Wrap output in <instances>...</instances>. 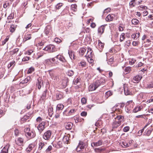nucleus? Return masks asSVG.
I'll list each match as a JSON object with an SVG mask.
<instances>
[{
    "instance_id": "f257e3e1",
    "label": "nucleus",
    "mask_w": 153,
    "mask_h": 153,
    "mask_svg": "<svg viewBox=\"0 0 153 153\" xmlns=\"http://www.w3.org/2000/svg\"><path fill=\"white\" fill-rule=\"evenodd\" d=\"M133 142V140H130L128 143H127L124 140L120 138L117 140V141H116V143L117 146H119L127 148L130 146Z\"/></svg>"
},
{
    "instance_id": "f03ea898",
    "label": "nucleus",
    "mask_w": 153,
    "mask_h": 153,
    "mask_svg": "<svg viewBox=\"0 0 153 153\" xmlns=\"http://www.w3.org/2000/svg\"><path fill=\"white\" fill-rule=\"evenodd\" d=\"M25 133L26 137L29 139L34 137L36 136L34 131H31L29 128H27Z\"/></svg>"
},
{
    "instance_id": "7ed1b4c3",
    "label": "nucleus",
    "mask_w": 153,
    "mask_h": 153,
    "mask_svg": "<svg viewBox=\"0 0 153 153\" xmlns=\"http://www.w3.org/2000/svg\"><path fill=\"white\" fill-rule=\"evenodd\" d=\"M87 146L86 143L80 141L79 142L78 146H77L76 150L77 152H79L83 151L84 149Z\"/></svg>"
},
{
    "instance_id": "20e7f679",
    "label": "nucleus",
    "mask_w": 153,
    "mask_h": 153,
    "mask_svg": "<svg viewBox=\"0 0 153 153\" xmlns=\"http://www.w3.org/2000/svg\"><path fill=\"white\" fill-rule=\"evenodd\" d=\"M43 50L47 51L49 53H52L56 51V48L53 45H47Z\"/></svg>"
},
{
    "instance_id": "39448f33",
    "label": "nucleus",
    "mask_w": 153,
    "mask_h": 153,
    "mask_svg": "<svg viewBox=\"0 0 153 153\" xmlns=\"http://www.w3.org/2000/svg\"><path fill=\"white\" fill-rule=\"evenodd\" d=\"M51 131L50 130H47L44 134L43 137L45 140H48L51 137Z\"/></svg>"
},
{
    "instance_id": "423d86ee",
    "label": "nucleus",
    "mask_w": 153,
    "mask_h": 153,
    "mask_svg": "<svg viewBox=\"0 0 153 153\" xmlns=\"http://www.w3.org/2000/svg\"><path fill=\"white\" fill-rule=\"evenodd\" d=\"M45 122H42L37 127V128L40 134H41L45 128Z\"/></svg>"
},
{
    "instance_id": "0eeeda50",
    "label": "nucleus",
    "mask_w": 153,
    "mask_h": 153,
    "mask_svg": "<svg viewBox=\"0 0 153 153\" xmlns=\"http://www.w3.org/2000/svg\"><path fill=\"white\" fill-rule=\"evenodd\" d=\"M63 93L60 91H56V100H59L63 98Z\"/></svg>"
},
{
    "instance_id": "6e6552de",
    "label": "nucleus",
    "mask_w": 153,
    "mask_h": 153,
    "mask_svg": "<svg viewBox=\"0 0 153 153\" xmlns=\"http://www.w3.org/2000/svg\"><path fill=\"white\" fill-rule=\"evenodd\" d=\"M69 82V80L67 78L65 77L62 79L61 82V85L63 88H66L67 85V84Z\"/></svg>"
},
{
    "instance_id": "1a4fd4ad",
    "label": "nucleus",
    "mask_w": 153,
    "mask_h": 153,
    "mask_svg": "<svg viewBox=\"0 0 153 153\" xmlns=\"http://www.w3.org/2000/svg\"><path fill=\"white\" fill-rule=\"evenodd\" d=\"M122 120V116H117L116 117H115V125L117 124V126H120L121 124Z\"/></svg>"
},
{
    "instance_id": "9d476101",
    "label": "nucleus",
    "mask_w": 153,
    "mask_h": 153,
    "mask_svg": "<svg viewBox=\"0 0 153 153\" xmlns=\"http://www.w3.org/2000/svg\"><path fill=\"white\" fill-rule=\"evenodd\" d=\"M15 142L17 145L19 146H23L24 140L21 137L18 138L15 140Z\"/></svg>"
},
{
    "instance_id": "9b49d317",
    "label": "nucleus",
    "mask_w": 153,
    "mask_h": 153,
    "mask_svg": "<svg viewBox=\"0 0 153 153\" xmlns=\"http://www.w3.org/2000/svg\"><path fill=\"white\" fill-rule=\"evenodd\" d=\"M102 140H98L97 142L92 143H91V146L92 147L98 146L102 145Z\"/></svg>"
},
{
    "instance_id": "f8f14e48",
    "label": "nucleus",
    "mask_w": 153,
    "mask_h": 153,
    "mask_svg": "<svg viewBox=\"0 0 153 153\" xmlns=\"http://www.w3.org/2000/svg\"><path fill=\"white\" fill-rule=\"evenodd\" d=\"M42 77H39L37 79V82L36 85L38 86V88L39 89L41 88L42 85L43 84V82H42Z\"/></svg>"
},
{
    "instance_id": "ddd939ff",
    "label": "nucleus",
    "mask_w": 153,
    "mask_h": 153,
    "mask_svg": "<svg viewBox=\"0 0 153 153\" xmlns=\"http://www.w3.org/2000/svg\"><path fill=\"white\" fill-rule=\"evenodd\" d=\"M142 78L140 76L137 75L134 77L132 79L133 82L134 83H137Z\"/></svg>"
},
{
    "instance_id": "4468645a",
    "label": "nucleus",
    "mask_w": 153,
    "mask_h": 153,
    "mask_svg": "<svg viewBox=\"0 0 153 153\" xmlns=\"http://www.w3.org/2000/svg\"><path fill=\"white\" fill-rule=\"evenodd\" d=\"M55 57L56 58L59 59L63 63L67 62L66 60L63 56L59 55H58L55 56Z\"/></svg>"
},
{
    "instance_id": "2eb2a0df",
    "label": "nucleus",
    "mask_w": 153,
    "mask_h": 153,
    "mask_svg": "<svg viewBox=\"0 0 153 153\" xmlns=\"http://www.w3.org/2000/svg\"><path fill=\"white\" fill-rule=\"evenodd\" d=\"M35 146V144L34 143H32L30 144L26 149L27 152L28 153L30 152Z\"/></svg>"
},
{
    "instance_id": "dca6fc26",
    "label": "nucleus",
    "mask_w": 153,
    "mask_h": 153,
    "mask_svg": "<svg viewBox=\"0 0 153 153\" xmlns=\"http://www.w3.org/2000/svg\"><path fill=\"white\" fill-rule=\"evenodd\" d=\"M62 140L64 143L65 144H68L70 143V139L69 138V136L67 135L66 136L65 135L63 137Z\"/></svg>"
},
{
    "instance_id": "f3484780",
    "label": "nucleus",
    "mask_w": 153,
    "mask_h": 153,
    "mask_svg": "<svg viewBox=\"0 0 153 153\" xmlns=\"http://www.w3.org/2000/svg\"><path fill=\"white\" fill-rule=\"evenodd\" d=\"M114 56L112 57L109 59L108 62V65H110L112 66H114Z\"/></svg>"
},
{
    "instance_id": "a211bd4d",
    "label": "nucleus",
    "mask_w": 153,
    "mask_h": 153,
    "mask_svg": "<svg viewBox=\"0 0 153 153\" xmlns=\"http://www.w3.org/2000/svg\"><path fill=\"white\" fill-rule=\"evenodd\" d=\"M51 31V26L49 25L47 26V27H45V33L47 35L49 33H50Z\"/></svg>"
},
{
    "instance_id": "6ab92c4d",
    "label": "nucleus",
    "mask_w": 153,
    "mask_h": 153,
    "mask_svg": "<svg viewBox=\"0 0 153 153\" xmlns=\"http://www.w3.org/2000/svg\"><path fill=\"white\" fill-rule=\"evenodd\" d=\"M105 29V27L104 26H101L98 28V33L100 34H102L103 33Z\"/></svg>"
},
{
    "instance_id": "aec40b11",
    "label": "nucleus",
    "mask_w": 153,
    "mask_h": 153,
    "mask_svg": "<svg viewBox=\"0 0 153 153\" xmlns=\"http://www.w3.org/2000/svg\"><path fill=\"white\" fill-rule=\"evenodd\" d=\"M124 93L126 95H131L132 94V93L127 88H124Z\"/></svg>"
},
{
    "instance_id": "412c9836",
    "label": "nucleus",
    "mask_w": 153,
    "mask_h": 153,
    "mask_svg": "<svg viewBox=\"0 0 153 153\" xmlns=\"http://www.w3.org/2000/svg\"><path fill=\"white\" fill-rule=\"evenodd\" d=\"M114 16V14L108 15L106 18V20L107 21H111L113 19Z\"/></svg>"
},
{
    "instance_id": "4be33fe9",
    "label": "nucleus",
    "mask_w": 153,
    "mask_h": 153,
    "mask_svg": "<svg viewBox=\"0 0 153 153\" xmlns=\"http://www.w3.org/2000/svg\"><path fill=\"white\" fill-rule=\"evenodd\" d=\"M46 148V145L43 142H41L39 143L38 148L39 150H41L42 149Z\"/></svg>"
},
{
    "instance_id": "5701e85b",
    "label": "nucleus",
    "mask_w": 153,
    "mask_h": 153,
    "mask_svg": "<svg viewBox=\"0 0 153 153\" xmlns=\"http://www.w3.org/2000/svg\"><path fill=\"white\" fill-rule=\"evenodd\" d=\"M31 35L30 34H27L25 35L23 39V41L25 42L26 41L30 40L31 38Z\"/></svg>"
},
{
    "instance_id": "b1692460",
    "label": "nucleus",
    "mask_w": 153,
    "mask_h": 153,
    "mask_svg": "<svg viewBox=\"0 0 153 153\" xmlns=\"http://www.w3.org/2000/svg\"><path fill=\"white\" fill-rule=\"evenodd\" d=\"M15 65V61L13 60L8 64L7 67L8 68H11V69H12L13 68Z\"/></svg>"
},
{
    "instance_id": "393cba45",
    "label": "nucleus",
    "mask_w": 153,
    "mask_h": 153,
    "mask_svg": "<svg viewBox=\"0 0 153 153\" xmlns=\"http://www.w3.org/2000/svg\"><path fill=\"white\" fill-rule=\"evenodd\" d=\"M68 54L71 59V60H74L75 59L74 53L71 51H69Z\"/></svg>"
},
{
    "instance_id": "a878e982",
    "label": "nucleus",
    "mask_w": 153,
    "mask_h": 153,
    "mask_svg": "<svg viewBox=\"0 0 153 153\" xmlns=\"http://www.w3.org/2000/svg\"><path fill=\"white\" fill-rule=\"evenodd\" d=\"M16 25H11L9 29L10 32L12 33L14 32L16 30Z\"/></svg>"
},
{
    "instance_id": "bb28decb",
    "label": "nucleus",
    "mask_w": 153,
    "mask_h": 153,
    "mask_svg": "<svg viewBox=\"0 0 153 153\" xmlns=\"http://www.w3.org/2000/svg\"><path fill=\"white\" fill-rule=\"evenodd\" d=\"M45 64L48 65H52L53 62H52L50 59H47L45 60Z\"/></svg>"
},
{
    "instance_id": "cd10ccee",
    "label": "nucleus",
    "mask_w": 153,
    "mask_h": 153,
    "mask_svg": "<svg viewBox=\"0 0 153 153\" xmlns=\"http://www.w3.org/2000/svg\"><path fill=\"white\" fill-rule=\"evenodd\" d=\"M47 91V89H45V91L43 92L41 96V100H44L45 99Z\"/></svg>"
},
{
    "instance_id": "c85d7f7f",
    "label": "nucleus",
    "mask_w": 153,
    "mask_h": 153,
    "mask_svg": "<svg viewBox=\"0 0 153 153\" xmlns=\"http://www.w3.org/2000/svg\"><path fill=\"white\" fill-rule=\"evenodd\" d=\"M140 35L139 33H136L132 34L131 35V37L134 39H136L140 36Z\"/></svg>"
},
{
    "instance_id": "c756f323",
    "label": "nucleus",
    "mask_w": 153,
    "mask_h": 153,
    "mask_svg": "<svg viewBox=\"0 0 153 153\" xmlns=\"http://www.w3.org/2000/svg\"><path fill=\"white\" fill-rule=\"evenodd\" d=\"M122 68L123 69H124L126 74L129 73L131 71V67H126L124 68V67H123Z\"/></svg>"
},
{
    "instance_id": "7c9ffc66",
    "label": "nucleus",
    "mask_w": 153,
    "mask_h": 153,
    "mask_svg": "<svg viewBox=\"0 0 153 153\" xmlns=\"http://www.w3.org/2000/svg\"><path fill=\"white\" fill-rule=\"evenodd\" d=\"M71 9L74 12H76L77 11V5L74 4H72L71 6Z\"/></svg>"
},
{
    "instance_id": "2f4dec72",
    "label": "nucleus",
    "mask_w": 153,
    "mask_h": 153,
    "mask_svg": "<svg viewBox=\"0 0 153 153\" xmlns=\"http://www.w3.org/2000/svg\"><path fill=\"white\" fill-rule=\"evenodd\" d=\"M73 126V124L71 123H68L66 125L65 128L67 129L70 130L71 129Z\"/></svg>"
},
{
    "instance_id": "473e14b6",
    "label": "nucleus",
    "mask_w": 153,
    "mask_h": 153,
    "mask_svg": "<svg viewBox=\"0 0 153 153\" xmlns=\"http://www.w3.org/2000/svg\"><path fill=\"white\" fill-rule=\"evenodd\" d=\"M131 22L132 24L136 25L138 24L139 21L137 19H133L131 20Z\"/></svg>"
},
{
    "instance_id": "72a5a7b5",
    "label": "nucleus",
    "mask_w": 153,
    "mask_h": 153,
    "mask_svg": "<svg viewBox=\"0 0 153 153\" xmlns=\"http://www.w3.org/2000/svg\"><path fill=\"white\" fill-rule=\"evenodd\" d=\"M93 84L96 89L100 85V82H99L98 80L96 81L95 82H94Z\"/></svg>"
},
{
    "instance_id": "f704fd0d",
    "label": "nucleus",
    "mask_w": 153,
    "mask_h": 153,
    "mask_svg": "<svg viewBox=\"0 0 153 153\" xmlns=\"http://www.w3.org/2000/svg\"><path fill=\"white\" fill-rule=\"evenodd\" d=\"M64 108V105L62 104H58L56 107L57 110H62Z\"/></svg>"
},
{
    "instance_id": "c9c22d12",
    "label": "nucleus",
    "mask_w": 153,
    "mask_h": 153,
    "mask_svg": "<svg viewBox=\"0 0 153 153\" xmlns=\"http://www.w3.org/2000/svg\"><path fill=\"white\" fill-rule=\"evenodd\" d=\"M112 93L111 91H109L106 92L105 97H106V99H107L109 96L112 95Z\"/></svg>"
},
{
    "instance_id": "e433bc0d",
    "label": "nucleus",
    "mask_w": 153,
    "mask_h": 153,
    "mask_svg": "<svg viewBox=\"0 0 153 153\" xmlns=\"http://www.w3.org/2000/svg\"><path fill=\"white\" fill-rule=\"evenodd\" d=\"M146 87L149 89L153 88V80L150 83L147 84Z\"/></svg>"
},
{
    "instance_id": "4c0bfd02",
    "label": "nucleus",
    "mask_w": 153,
    "mask_h": 153,
    "mask_svg": "<svg viewBox=\"0 0 153 153\" xmlns=\"http://www.w3.org/2000/svg\"><path fill=\"white\" fill-rule=\"evenodd\" d=\"M136 1V0H131L129 3V5L132 7H135L137 4L135 2Z\"/></svg>"
},
{
    "instance_id": "58836bf2",
    "label": "nucleus",
    "mask_w": 153,
    "mask_h": 153,
    "mask_svg": "<svg viewBox=\"0 0 153 153\" xmlns=\"http://www.w3.org/2000/svg\"><path fill=\"white\" fill-rule=\"evenodd\" d=\"M89 89L90 91H94L96 89L93 83L91 84L89 87Z\"/></svg>"
},
{
    "instance_id": "ea45409f",
    "label": "nucleus",
    "mask_w": 153,
    "mask_h": 153,
    "mask_svg": "<svg viewBox=\"0 0 153 153\" xmlns=\"http://www.w3.org/2000/svg\"><path fill=\"white\" fill-rule=\"evenodd\" d=\"M30 79V76H28L24 80H22L21 82L22 83L24 84L27 83Z\"/></svg>"
},
{
    "instance_id": "a19ab883",
    "label": "nucleus",
    "mask_w": 153,
    "mask_h": 153,
    "mask_svg": "<svg viewBox=\"0 0 153 153\" xmlns=\"http://www.w3.org/2000/svg\"><path fill=\"white\" fill-rule=\"evenodd\" d=\"M141 107L140 106H137L135 107L133 110V111L134 113H136L138 111H140Z\"/></svg>"
},
{
    "instance_id": "79ce46f5",
    "label": "nucleus",
    "mask_w": 153,
    "mask_h": 153,
    "mask_svg": "<svg viewBox=\"0 0 153 153\" xmlns=\"http://www.w3.org/2000/svg\"><path fill=\"white\" fill-rule=\"evenodd\" d=\"M120 105L118 104V107H116L117 108H115V114H117V113L120 114L122 112V110L119 109V106Z\"/></svg>"
},
{
    "instance_id": "37998d69",
    "label": "nucleus",
    "mask_w": 153,
    "mask_h": 153,
    "mask_svg": "<svg viewBox=\"0 0 153 153\" xmlns=\"http://www.w3.org/2000/svg\"><path fill=\"white\" fill-rule=\"evenodd\" d=\"M8 148L4 147L1 150V153H8Z\"/></svg>"
},
{
    "instance_id": "c03bdc74",
    "label": "nucleus",
    "mask_w": 153,
    "mask_h": 153,
    "mask_svg": "<svg viewBox=\"0 0 153 153\" xmlns=\"http://www.w3.org/2000/svg\"><path fill=\"white\" fill-rule=\"evenodd\" d=\"M86 65V62L85 61H82L80 63H79V66H81L82 68L84 67Z\"/></svg>"
},
{
    "instance_id": "a18cd8bd",
    "label": "nucleus",
    "mask_w": 153,
    "mask_h": 153,
    "mask_svg": "<svg viewBox=\"0 0 153 153\" xmlns=\"http://www.w3.org/2000/svg\"><path fill=\"white\" fill-rule=\"evenodd\" d=\"M74 74V72L72 70H69L67 73V75L70 76H72Z\"/></svg>"
},
{
    "instance_id": "49530a36",
    "label": "nucleus",
    "mask_w": 153,
    "mask_h": 153,
    "mask_svg": "<svg viewBox=\"0 0 153 153\" xmlns=\"http://www.w3.org/2000/svg\"><path fill=\"white\" fill-rule=\"evenodd\" d=\"M118 104L119 105H120V106H119V108H123V107L124 106V105H125L124 103H117L115 105V107H118Z\"/></svg>"
},
{
    "instance_id": "de8ad7c7",
    "label": "nucleus",
    "mask_w": 153,
    "mask_h": 153,
    "mask_svg": "<svg viewBox=\"0 0 153 153\" xmlns=\"http://www.w3.org/2000/svg\"><path fill=\"white\" fill-rule=\"evenodd\" d=\"M15 135L16 137H17L19 135L20 133L19 131L17 129H16L14 131Z\"/></svg>"
},
{
    "instance_id": "09e8293b",
    "label": "nucleus",
    "mask_w": 153,
    "mask_h": 153,
    "mask_svg": "<svg viewBox=\"0 0 153 153\" xmlns=\"http://www.w3.org/2000/svg\"><path fill=\"white\" fill-rule=\"evenodd\" d=\"M34 71V68L32 67H31L29 69L27 73L28 74H31Z\"/></svg>"
},
{
    "instance_id": "8fccbe9b",
    "label": "nucleus",
    "mask_w": 153,
    "mask_h": 153,
    "mask_svg": "<svg viewBox=\"0 0 153 153\" xmlns=\"http://www.w3.org/2000/svg\"><path fill=\"white\" fill-rule=\"evenodd\" d=\"M19 49L18 48H16L14 49L13 50L11 51L12 55H13L17 53L19 51Z\"/></svg>"
},
{
    "instance_id": "3c124183",
    "label": "nucleus",
    "mask_w": 153,
    "mask_h": 153,
    "mask_svg": "<svg viewBox=\"0 0 153 153\" xmlns=\"http://www.w3.org/2000/svg\"><path fill=\"white\" fill-rule=\"evenodd\" d=\"M105 150V149H102L100 148H96L94 149L96 152H98L102 151Z\"/></svg>"
},
{
    "instance_id": "603ef678",
    "label": "nucleus",
    "mask_w": 153,
    "mask_h": 153,
    "mask_svg": "<svg viewBox=\"0 0 153 153\" xmlns=\"http://www.w3.org/2000/svg\"><path fill=\"white\" fill-rule=\"evenodd\" d=\"M9 39V36H7L6 38L3 41H2V45H4L6 42L8 41Z\"/></svg>"
},
{
    "instance_id": "864d4df0",
    "label": "nucleus",
    "mask_w": 153,
    "mask_h": 153,
    "mask_svg": "<svg viewBox=\"0 0 153 153\" xmlns=\"http://www.w3.org/2000/svg\"><path fill=\"white\" fill-rule=\"evenodd\" d=\"M62 5L63 4L62 3H59L56 6V9H59L62 6Z\"/></svg>"
},
{
    "instance_id": "5fc2aeb1",
    "label": "nucleus",
    "mask_w": 153,
    "mask_h": 153,
    "mask_svg": "<svg viewBox=\"0 0 153 153\" xmlns=\"http://www.w3.org/2000/svg\"><path fill=\"white\" fill-rule=\"evenodd\" d=\"M124 36L125 33H122L121 35L120 36V42L123 41L125 39V37Z\"/></svg>"
},
{
    "instance_id": "6e6d98bb",
    "label": "nucleus",
    "mask_w": 153,
    "mask_h": 153,
    "mask_svg": "<svg viewBox=\"0 0 153 153\" xmlns=\"http://www.w3.org/2000/svg\"><path fill=\"white\" fill-rule=\"evenodd\" d=\"M98 43L99 44V46L100 47L101 49L103 48V44L102 43L100 40H98Z\"/></svg>"
},
{
    "instance_id": "4d7b16f0",
    "label": "nucleus",
    "mask_w": 153,
    "mask_h": 153,
    "mask_svg": "<svg viewBox=\"0 0 153 153\" xmlns=\"http://www.w3.org/2000/svg\"><path fill=\"white\" fill-rule=\"evenodd\" d=\"M81 101L83 104H85L87 100L85 98L83 97L81 99Z\"/></svg>"
},
{
    "instance_id": "13d9d810",
    "label": "nucleus",
    "mask_w": 153,
    "mask_h": 153,
    "mask_svg": "<svg viewBox=\"0 0 153 153\" xmlns=\"http://www.w3.org/2000/svg\"><path fill=\"white\" fill-rule=\"evenodd\" d=\"M99 82H100V85H103L104 82H105V80L102 79H101L100 80H98Z\"/></svg>"
},
{
    "instance_id": "bf43d9fd",
    "label": "nucleus",
    "mask_w": 153,
    "mask_h": 153,
    "mask_svg": "<svg viewBox=\"0 0 153 153\" xmlns=\"http://www.w3.org/2000/svg\"><path fill=\"white\" fill-rule=\"evenodd\" d=\"M111 9L110 8H108L105 9L103 11V13H107L108 12L110 11Z\"/></svg>"
},
{
    "instance_id": "052dcab7",
    "label": "nucleus",
    "mask_w": 153,
    "mask_h": 153,
    "mask_svg": "<svg viewBox=\"0 0 153 153\" xmlns=\"http://www.w3.org/2000/svg\"><path fill=\"white\" fill-rule=\"evenodd\" d=\"M129 129H130L129 127V126H127L123 128V130L125 132H126L128 131L129 130Z\"/></svg>"
},
{
    "instance_id": "680f3d73",
    "label": "nucleus",
    "mask_w": 153,
    "mask_h": 153,
    "mask_svg": "<svg viewBox=\"0 0 153 153\" xmlns=\"http://www.w3.org/2000/svg\"><path fill=\"white\" fill-rule=\"evenodd\" d=\"M85 51V49L82 48L79 51L80 54L82 56L83 55Z\"/></svg>"
},
{
    "instance_id": "e2e57ef3",
    "label": "nucleus",
    "mask_w": 153,
    "mask_h": 153,
    "mask_svg": "<svg viewBox=\"0 0 153 153\" xmlns=\"http://www.w3.org/2000/svg\"><path fill=\"white\" fill-rule=\"evenodd\" d=\"M136 60L134 59H132L130 61H129V63L130 65H132L134 64L135 62H136Z\"/></svg>"
},
{
    "instance_id": "0e129e2a",
    "label": "nucleus",
    "mask_w": 153,
    "mask_h": 153,
    "mask_svg": "<svg viewBox=\"0 0 153 153\" xmlns=\"http://www.w3.org/2000/svg\"><path fill=\"white\" fill-rule=\"evenodd\" d=\"M74 120H75V122L76 123H77L79 122H80L81 120V119L77 117H76L74 118Z\"/></svg>"
},
{
    "instance_id": "69168bd1",
    "label": "nucleus",
    "mask_w": 153,
    "mask_h": 153,
    "mask_svg": "<svg viewBox=\"0 0 153 153\" xmlns=\"http://www.w3.org/2000/svg\"><path fill=\"white\" fill-rule=\"evenodd\" d=\"M54 41L57 43H59L62 41L60 39L57 38H56L54 39Z\"/></svg>"
},
{
    "instance_id": "338daca9",
    "label": "nucleus",
    "mask_w": 153,
    "mask_h": 153,
    "mask_svg": "<svg viewBox=\"0 0 153 153\" xmlns=\"http://www.w3.org/2000/svg\"><path fill=\"white\" fill-rule=\"evenodd\" d=\"M144 128H143L142 129L139 130L138 131V135L139 136H140L142 135V133L143 132V131H144Z\"/></svg>"
},
{
    "instance_id": "774afa93",
    "label": "nucleus",
    "mask_w": 153,
    "mask_h": 153,
    "mask_svg": "<svg viewBox=\"0 0 153 153\" xmlns=\"http://www.w3.org/2000/svg\"><path fill=\"white\" fill-rule=\"evenodd\" d=\"M87 115V112L86 111H83L81 113V115L82 116L85 117Z\"/></svg>"
}]
</instances>
